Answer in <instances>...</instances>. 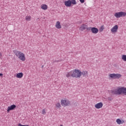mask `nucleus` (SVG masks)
Here are the masks:
<instances>
[{
	"label": "nucleus",
	"instance_id": "1",
	"mask_svg": "<svg viewBox=\"0 0 126 126\" xmlns=\"http://www.w3.org/2000/svg\"><path fill=\"white\" fill-rule=\"evenodd\" d=\"M66 77L68 78L70 76L71 77H75V78H80L81 77V71L75 69L66 74Z\"/></svg>",
	"mask_w": 126,
	"mask_h": 126
},
{
	"label": "nucleus",
	"instance_id": "2",
	"mask_svg": "<svg viewBox=\"0 0 126 126\" xmlns=\"http://www.w3.org/2000/svg\"><path fill=\"white\" fill-rule=\"evenodd\" d=\"M114 16H115L116 18H120V17H126V12L123 11L117 12L115 13Z\"/></svg>",
	"mask_w": 126,
	"mask_h": 126
},
{
	"label": "nucleus",
	"instance_id": "3",
	"mask_svg": "<svg viewBox=\"0 0 126 126\" xmlns=\"http://www.w3.org/2000/svg\"><path fill=\"white\" fill-rule=\"evenodd\" d=\"M109 77L110 78H112V79H120L122 77V75L121 74L119 73H113V74H110L109 75Z\"/></svg>",
	"mask_w": 126,
	"mask_h": 126
},
{
	"label": "nucleus",
	"instance_id": "4",
	"mask_svg": "<svg viewBox=\"0 0 126 126\" xmlns=\"http://www.w3.org/2000/svg\"><path fill=\"white\" fill-rule=\"evenodd\" d=\"M61 105L63 107H66V106H69L70 105V101L67 99H64L61 100Z\"/></svg>",
	"mask_w": 126,
	"mask_h": 126
},
{
	"label": "nucleus",
	"instance_id": "5",
	"mask_svg": "<svg viewBox=\"0 0 126 126\" xmlns=\"http://www.w3.org/2000/svg\"><path fill=\"white\" fill-rule=\"evenodd\" d=\"M79 30L80 31H84V30L89 31V27L88 28V26L86 24H83L82 25H81Z\"/></svg>",
	"mask_w": 126,
	"mask_h": 126
},
{
	"label": "nucleus",
	"instance_id": "6",
	"mask_svg": "<svg viewBox=\"0 0 126 126\" xmlns=\"http://www.w3.org/2000/svg\"><path fill=\"white\" fill-rule=\"evenodd\" d=\"M89 31H91L93 34H97L99 32V30L95 27H89Z\"/></svg>",
	"mask_w": 126,
	"mask_h": 126
},
{
	"label": "nucleus",
	"instance_id": "7",
	"mask_svg": "<svg viewBox=\"0 0 126 126\" xmlns=\"http://www.w3.org/2000/svg\"><path fill=\"white\" fill-rule=\"evenodd\" d=\"M110 93L112 95H121L120 88H118V89L116 90L110 91Z\"/></svg>",
	"mask_w": 126,
	"mask_h": 126
},
{
	"label": "nucleus",
	"instance_id": "8",
	"mask_svg": "<svg viewBox=\"0 0 126 126\" xmlns=\"http://www.w3.org/2000/svg\"><path fill=\"white\" fill-rule=\"evenodd\" d=\"M120 91V95L121 94H124V95H126V88L125 87H122L119 88Z\"/></svg>",
	"mask_w": 126,
	"mask_h": 126
},
{
	"label": "nucleus",
	"instance_id": "9",
	"mask_svg": "<svg viewBox=\"0 0 126 126\" xmlns=\"http://www.w3.org/2000/svg\"><path fill=\"white\" fill-rule=\"evenodd\" d=\"M18 58L19 59V60H21V61H23V62L25 61V55H24V54H23L22 52H21V54L18 56Z\"/></svg>",
	"mask_w": 126,
	"mask_h": 126
},
{
	"label": "nucleus",
	"instance_id": "10",
	"mask_svg": "<svg viewBox=\"0 0 126 126\" xmlns=\"http://www.w3.org/2000/svg\"><path fill=\"white\" fill-rule=\"evenodd\" d=\"M18 58L19 59V60H21V61H23V62L25 61V55H24V54H23L22 52H21V54L18 56Z\"/></svg>",
	"mask_w": 126,
	"mask_h": 126
},
{
	"label": "nucleus",
	"instance_id": "11",
	"mask_svg": "<svg viewBox=\"0 0 126 126\" xmlns=\"http://www.w3.org/2000/svg\"><path fill=\"white\" fill-rule=\"evenodd\" d=\"M18 58L19 59V60H21V61H23V62L25 61V55H24V54H23L22 52H21V54L18 56Z\"/></svg>",
	"mask_w": 126,
	"mask_h": 126
},
{
	"label": "nucleus",
	"instance_id": "12",
	"mask_svg": "<svg viewBox=\"0 0 126 126\" xmlns=\"http://www.w3.org/2000/svg\"><path fill=\"white\" fill-rule=\"evenodd\" d=\"M118 28L119 27H118V25H115L114 27H113L111 30L112 33H116L118 32Z\"/></svg>",
	"mask_w": 126,
	"mask_h": 126
},
{
	"label": "nucleus",
	"instance_id": "13",
	"mask_svg": "<svg viewBox=\"0 0 126 126\" xmlns=\"http://www.w3.org/2000/svg\"><path fill=\"white\" fill-rule=\"evenodd\" d=\"M16 108V105L13 104L9 107H8V109H7V112L8 113H9V111L12 110H14V109Z\"/></svg>",
	"mask_w": 126,
	"mask_h": 126
},
{
	"label": "nucleus",
	"instance_id": "14",
	"mask_svg": "<svg viewBox=\"0 0 126 126\" xmlns=\"http://www.w3.org/2000/svg\"><path fill=\"white\" fill-rule=\"evenodd\" d=\"M64 4L67 7H70V6H71V4H72V2L68 0L64 2Z\"/></svg>",
	"mask_w": 126,
	"mask_h": 126
},
{
	"label": "nucleus",
	"instance_id": "15",
	"mask_svg": "<svg viewBox=\"0 0 126 126\" xmlns=\"http://www.w3.org/2000/svg\"><path fill=\"white\" fill-rule=\"evenodd\" d=\"M94 107L95 108H96V109H101V108L103 107V103L102 102L98 103L94 105Z\"/></svg>",
	"mask_w": 126,
	"mask_h": 126
},
{
	"label": "nucleus",
	"instance_id": "16",
	"mask_svg": "<svg viewBox=\"0 0 126 126\" xmlns=\"http://www.w3.org/2000/svg\"><path fill=\"white\" fill-rule=\"evenodd\" d=\"M55 27L56 28H57V29H61L62 28V26L61 25V22H60V21L57 22Z\"/></svg>",
	"mask_w": 126,
	"mask_h": 126
},
{
	"label": "nucleus",
	"instance_id": "17",
	"mask_svg": "<svg viewBox=\"0 0 126 126\" xmlns=\"http://www.w3.org/2000/svg\"><path fill=\"white\" fill-rule=\"evenodd\" d=\"M83 75L84 77H85L88 75V71H83L82 72L81 71V76Z\"/></svg>",
	"mask_w": 126,
	"mask_h": 126
},
{
	"label": "nucleus",
	"instance_id": "18",
	"mask_svg": "<svg viewBox=\"0 0 126 126\" xmlns=\"http://www.w3.org/2000/svg\"><path fill=\"white\" fill-rule=\"evenodd\" d=\"M13 53H14L15 55L18 57V56L21 54V52L18 51L17 50H13Z\"/></svg>",
	"mask_w": 126,
	"mask_h": 126
},
{
	"label": "nucleus",
	"instance_id": "19",
	"mask_svg": "<svg viewBox=\"0 0 126 126\" xmlns=\"http://www.w3.org/2000/svg\"><path fill=\"white\" fill-rule=\"evenodd\" d=\"M41 8H42V9H43V10H47V9H48V5L43 4L41 5Z\"/></svg>",
	"mask_w": 126,
	"mask_h": 126
},
{
	"label": "nucleus",
	"instance_id": "20",
	"mask_svg": "<svg viewBox=\"0 0 126 126\" xmlns=\"http://www.w3.org/2000/svg\"><path fill=\"white\" fill-rule=\"evenodd\" d=\"M116 123H117L118 125H122V124H124V123H125V121L124 120H121L120 119H118L116 120Z\"/></svg>",
	"mask_w": 126,
	"mask_h": 126
},
{
	"label": "nucleus",
	"instance_id": "21",
	"mask_svg": "<svg viewBox=\"0 0 126 126\" xmlns=\"http://www.w3.org/2000/svg\"><path fill=\"white\" fill-rule=\"evenodd\" d=\"M23 77V73L22 72L18 73L16 75V77H17V78H22Z\"/></svg>",
	"mask_w": 126,
	"mask_h": 126
},
{
	"label": "nucleus",
	"instance_id": "22",
	"mask_svg": "<svg viewBox=\"0 0 126 126\" xmlns=\"http://www.w3.org/2000/svg\"><path fill=\"white\" fill-rule=\"evenodd\" d=\"M104 29H105V27H104V25L101 26L99 29V32H103Z\"/></svg>",
	"mask_w": 126,
	"mask_h": 126
},
{
	"label": "nucleus",
	"instance_id": "23",
	"mask_svg": "<svg viewBox=\"0 0 126 126\" xmlns=\"http://www.w3.org/2000/svg\"><path fill=\"white\" fill-rule=\"evenodd\" d=\"M26 20L27 21H30L31 20V16H27L26 17Z\"/></svg>",
	"mask_w": 126,
	"mask_h": 126
},
{
	"label": "nucleus",
	"instance_id": "24",
	"mask_svg": "<svg viewBox=\"0 0 126 126\" xmlns=\"http://www.w3.org/2000/svg\"><path fill=\"white\" fill-rule=\"evenodd\" d=\"M122 60L124 62H126V55H123L122 56Z\"/></svg>",
	"mask_w": 126,
	"mask_h": 126
},
{
	"label": "nucleus",
	"instance_id": "25",
	"mask_svg": "<svg viewBox=\"0 0 126 126\" xmlns=\"http://www.w3.org/2000/svg\"><path fill=\"white\" fill-rule=\"evenodd\" d=\"M69 0L70 1H71L72 3V4L74 5V4H76V3H77V2H76V0Z\"/></svg>",
	"mask_w": 126,
	"mask_h": 126
},
{
	"label": "nucleus",
	"instance_id": "26",
	"mask_svg": "<svg viewBox=\"0 0 126 126\" xmlns=\"http://www.w3.org/2000/svg\"><path fill=\"white\" fill-rule=\"evenodd\" d=\"M56 108H61V103H60L59 102L57 103L56 104Z\"/></svg>",
	"mask_w": 126,
	"mask_h": 126
},
{
	"label": "nucleus",
	"instance_id": "27",
	"mask_svg": "<svg viewBox=\"0 0 126 126\" xmlns=\"http://www.w3.org/2000/svg\"><path fill=\"white\" fill-rule=\"evenodd\" d=\"M42 115H46V111H45V109H43L42 111Z\"/></svg>",
	"mask_w": 126,
	"mask_h": 126
},
{
	"label": "nucleus",
	"instance_id": "28",
	"mask_svg": "<svg viewBox=\"0 0 126 126\" xmlns=\"http://www.w3.org/2000/svg\"><path fill=\"white\" fill-rule=\"evenodd\" d=\"M81 3H84L85 0H79Z\"/></svg>",
	"mask_w": 126,
	"mask_h": 126
},
{
	"label": "nucleus",
	"instance_id": "29",
	"mask_svg": "<svg viewBox=\"0 0 126 126\" xmlns=\"http://www.w3.org/2000/svg\"><path fill=\"white\" fill-rule=\"evenodd\" d=\"M18 126H29V125H22L21 124H19Z\"/></svg>",
	"mask_w": 126,
	"mask_h": 126
},
{
	"label": "nucleus",
	"instance_id": "30",
	"mask_svg": "<svg viewBox=\"0 0 126 126\" xmlns=\"http://www.w3.org/2000/svg\"><path fill=\"white\" fill-rule=\"evenodd\" d=\"M108 100H109V101H112V98H111V97H108Z\"/></svg>",
	"mask_w": 126,
	"mask_h": 126
},
{
	"label": "nucleus",
	"instance_id": "31",
	"mask_svg": "<svg viewBox=\"0 0 126 126\" xmlns=\"http://www.w3.org/2000/svg\"><path fill=\"white\" fill-rule=\"evenodd\" d=\"M2 75H3L2 73H0V76H2Z\"/></svg>",
	"mask_w": 126,
	"mask_h": 126
},
{
	"label": "nucleus",
	"instance_id": "32",
	"mask_svg": "<svg viewBox=\"0 0 126 126\" xmlns=\"http://www.w3.org/2000/svg\"><path fill=\"white\" fill-rule=\"evenodd\" d=\"M44 67V65H42L41 68H43Z\"/></svg>",
	"mask_w": 126,
	"mask_h": 126
},
{
	"label": "nucleus",
	"instance_id": "33",
	"mask_svg": "<svg viewBox=\"0 0 126 126\" xmlns=\"http://www.w3.org/2000/svg\"><path fill=\"white\" fill-rule=\"evenodd\" d=\"M60 126H63V125H61Z\"/></svg>",
	"mask_w": 126,
	"mask_h": 126
},
{
	"label": "nucleus",
	"instance_id": "34",
	"mask_svg": "<svg viewBox=\"0 0 126 126\" xmlns=\"http://www.w3.org/2000/svg\"><path fill=\"white\" fill-rule=\"evenodd\" d=\"M39 20V18H37V20Z\"/></svg>",
	"mask_w": 126,
	"mask_h": 126
},
{
	"label": "nucleus",
	"instance_id": "35",
	"mask_svg": "<svg viewBox=\"0 0 126 126\" xmlns=\"http://www.w3.org/2000/svg\"><path fill=\"white\" fill-rule=\"evenodd\" d=\"M1 54H0V56Z\"/></svg>",
	"mask_w": 126,
	"mask_h": 126
}]
</instances>
